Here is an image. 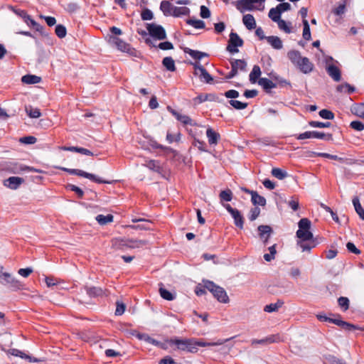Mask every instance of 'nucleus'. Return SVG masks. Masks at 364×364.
<instances>
[{
  "label": "nucleus",
  "mask_w": 364,
  "mask_h": 364,
  "mask_svg": "<svg viewBox=\"0 0 364 364\" xmlns=\"http://www.w3.org/2000/svg\"><path fill=\"white\" fill-rule=\"evenodd\" d=\"M311 225V221L308 218H301L298 223L299 229L296 231V237L299 240L297 245L302 252H310L317 245V242L310 231Z\"/></svg>",
  "instance_id": "1"
},
{
  "label": "nucleus",
  "mask_w": 364,
  "mask_h": 364,
  "mask_svg": "<svg viewBox=\"0 0 364 364\" xmlns=\"http://www.w3.org/2000/svg\"><path fill=\"white\" fill-rule=\"evenodd\" d=\"M166 343L169 346H175L176 349L190 353H196L198 348H196V340L194 339H180L178 338L166 340Z\"/></svg>",
  "instance_id": "2"
},
{
  "label": "nucleus",
  "mask_w": 364,
  "mask_h": 364,
  "mask_svg": "<svg viewBox=\"0 0 364 364\" xmlns=\"http://www.w3.org/2000/svg\"><path fill=\"white\" fill-rule=\"evenodd\" d=\"M205 287L210 291L214 297L219 301L223 304L229 302V297L225 289L219 286L215 285L210 281L205 282Z\"/></svg>",
  "instance_id": "3"
},
{
  "label": "nucleus",
  "mask_w": 364,
  "mask_h": 364,
  "mask_svg": "<svg viewBox=\"0 0 364 364\" xmlns=\"http://www.w3.org/2000/svg\"><path fill=\"white\" fill-rule=\"evenodd\" d=\"M113 245L119 247L140 248L148 244L146 240L135 239H115L112 241Z\"/></svg>",
  "instance_id": "4"
},
{
  "label": "nucleus",
  "mask_w": 364,
  "mask_h": 364,
  "mask_svg": "<svg viewBox=\"0 0 364 364\" xmlns=\"http://www.w3.org/2000/svg\"><path fill=\"white\" fill-rule=\"evenodd\" d=\"M146 28L152 38L159 41L166 38V31L161 26L156 23H147Z\"/></svg>",
  "instance_id": "5"
},
{
  "label": "nucleus",
  "mask_w": 364,
  "mask_h": 364,
  "mask_svg": "<svg viewBox=\"0 0 364 364\" xmlns=\"http://www.w3.org/2000/svg\"><path fill=\"white\" fill-rule=\"evenodd\" d=\"M243 45L242 39L237 35V33L231 32L227 46V50L231 53H237L239 50L237 47H241Z\"/></svg>",
  "instance_id": "6"
},
{
  "label": "nucleus",
  "mask_w": 364,
  "mask_h": 364,
  "mask_svg": "<svg viewBox=\"0 0 364 364\" xmlns=\"http://www.w3.org/2000/svg\"><path fill=\"white\" fill-rule=\"evenodd\" d=\"M223 207L234 219L235 225L240 229H242L244 226V218L241 213L237 209L232 208L230 204H223Z\"/></svg>",
  "instance_id": "7"
},
{
  "label": "nucleus",
  "mask_w": 364,
  "mask_h": 364,
  "mask_svg": "<svg viewBox=\"0 0 364 364\" xmlns=\"http://www.w3.org/2000/svg\"><path fill=\"white\" fill-rule=\"evenodd\" d=\"M14 12L16 15L22 18L24 22L29 26L34 28L36 31H40L41 29V26L36 22L33 19L31 18L29 15L27 14L26 11L24 10L16 9L14 10Z\"/></svg>",
  "instance_id": "8"
},
{
  "label": "nucleus",
  "mask_w": 364,
  "mask_h": 364,
  "mask_svg": "<svg viewBox=\"0 0 364 364\" xmlns=\"http://www.w3.org/2000/svg\"><path fill=\"white\" fill-rule=\"evenodd\" d=\"M0 283L9 288L20 287L19 282L13 277V274H0Z\"/></svg>",
  "instance_id": "9"
},
{
  "label": "nucleus",
  "mask_w": 364,
  "mask_h": 364,
  "mask_svg": "<svg viewBox=\"0 0 364 364\" xmlns=\"http://www.w3.org/2000/svg\"><path fill=\"white\" fill-rule=\"evenodd\" d=\"M168 109L170 110L171 113L176 118V119L181 122L183 125H196V123L193 122V120L188 115L182 114L175 109H170L169 107Z\"/></svg>",
  "instance_id": "10"
},
{
  "label": "nucleus",
  "mask_w": 364,
  "mask_h": 364,
  "mask_svg": "<svg viewBox=\"0 0 364 364\" xmlns=\"http://www.w3.org/2000/svg\"><path fill=\"white\" fill-rule=\"evenodd\" d=\"M24 180L22 178L11 176L4 181V185L11 189H17L23 183Z\"/></svg>",
  "instance_id": "11"
},
{
  "label": "nucleus",
  "mask_w": 364,
  "mask_h": 364,
  "mask_svg": "<svg viewBox=\"0 0 364 364\" xmlns=\"http://www.w3.org/2000/svg\"><path fill=\"white\" fill-rule=\"evenodd\" d=\"M301 72L304 74H307L311 73L314 68V64L309 60V59L306 57H304V58L300 61L296 66Z\"/></svg>",
  "instance_id": "12"
},
{
  "label": "nucleus",
  "mask_w": 364,
  "mask_h": 364,
  "mask_svg": "<svg viewBox=\"0 0 364 364\" xmlns=\"http://www.w3.org/2000/svg\"><path fill=\"white\" fill-rule=\"evenodd\" d=\"M76 171H77V173H76L77 176L85 177V178H88V179H90L94 182H96L97 183H111L108 181L102 180L101 178H100L99 177H97V176H95L92 173H87V172L80 170V169H77Z\"/></svg>",
  "instance_id": "13"
},
{
  "label": "nucleus",
  "mask_w": 364,
  "mask_h": 364,
  "mask_svg": "<svg viewBox=\"0 0 364 364\" xmlns=\"http://www.w3.org/2000/svg\"><path fill=\"white\" fill-rule=\"evenodd\" d=\"M326 72L334 81L339 82L341 80V70L337 66L334 65H328L326 68Z\"/></svg>",
  "instance_id": "14"
},
{
  "label": "nucleus",
  "mask_w": 364,
  "mask_h": 364,
  "mask_svg": "<svg viewBox=\"0 0 364 364\" xmlns=\"http://www.w3.org/2000/svg\"><path fill=\"white\" fill-rule=\"evenodd\" d=\"M113 43L116 45L117 48L122 52L131 53L132 48L129 44L124 42L123 40L120 39L118 37H114L112 38Z\"/></svg>",
  "instance_id": "15"
},
{
  "label": "nucleus",
  "mask_w": 364,
  "mask_h": 364,
  "mask_svg": "<svg viewBox=\"0 0 364 364\" xmlns=\"http://www.w3.org/2000/svg\"><path fill=\"white\" fill-rule=\"evenodd\" d=\"M258 231L259 232V237L264 244L267 243L268 238L272 231V228L269 225H259L258 227Z\"/></svg>",
  "instance_id": "16"
},
{
  "label": "nucleus",
  "mask_w": 364,
  "mask_h": 364,
  "mask_svg": "<svg viewBox=\"0 0 364 364\" xmlns=\"http://www.w3.org/2000/svg\"><path fill=\"white\" fill-rule=\"evenodd\" d=\"M237 9L241 13H244L246 11L253 10L255 7L253 4L250 3L249 0H239L237 3Z\"/></svg>",
  "instance_id": "17"
},
{
  "label": "nucleus",
  "mask_w": 364,
  "mask_h": 364,
  "mask_svg": "<svg viewBox=\"0 0 364 364\" xmlns=\"http://www.w3.org/2000/svg\"><path fill=\"white\" fill-rule=\"evenodd\" d=\"M280 338L279 336L277 335H272L269 337H267L264 339L261 340H252V345H256V344H267V343H272L275 342H279Z\"/></svg>",
  "instance_id": "18"
},
{
  "label": "nucleus",
  "mask_w": 364,
  "mask_h": 364,
  "mask_svg": "<svg viewBox=\"0 0 364 364\" xmlns=\"http://www.w3.org/2000/svg\"><path fill=\"white\" fill-rule=\"evenodd\" d=\"M174 6L168 1H162L160 5V9L166 16H171Z\"/></svg>",
  "instance_id": "19"
},
{
  "label": "nucleus",
  "mask_w": 364,
  "mask_h": 364,
  "mask_svg": "<svg viewBox=\"0 0 364 364\" xmlns=\"http://www.w3.org/2000/svg\"><path fill=\"white\" fill-rule=\"evenodd\" d=\"M266 40L268 42V43L270 44L271 46L274 49L279 50L282 49L283 47L282 41L278 36H267L266 38Z\"/></svg>",
  "instance_id": "20"
},
{
  "label": "nucleus",
  "mask_w": 364,
  "mask_h": 364,
  "mask_svg": "<svg viewBox=\"0 0 364 364\" xmlns=\"http://www.w3.org/2000/svg\"><path fill=\"white\" fill-rule=\"evenodd\" d=\"M242 22L248 30H252L256 28V21L252 14H245L243 16Z\"/></svg>",
  "instance_id": "21"
},
{
  "label": "nucleus",
  "mask_w": 364,
  "mask_h": 364,
  "mask_svg": "<svg viewBox=\"0 0 364 364\" xmlns=\"http://www.w3.org/2000/svg\"><path fill=\"white\" fill-rule=\"evenodd\" d=\"M287 56L291 62L296 66H297V65L300 63V61L304 58L299 51L294 50L289 51Z\"/></svg>",
  "instance_id": "22"
},
{
  "label": "nucleus",
  "mask_w": 364,
  "mask_h": 364,
  "mask_svg": "<svg viewBox=\"0 0 364 364\" xmlns=\"http://www.w3.org/2000/svg\"><path fill=\"white\" fill-rule=\"evenodd\" d=\"M23 171H31L35 173H41L42 171L39 169L35 168L33 167L28 166L23 164H16L15 167L13 170L14 173H20Z\"/></svg>",
  "instance_id": "23"
},
{
  "label": "nucleus",
  "mask_w": 364,
  "mask_h": 364,
  "mask_svg": "<svg viewBox=\"0 0 364 364\" xmlns=\"http://www.w3.org/2000/svg\"><path fill=\"white\" fill-rule=\"evenodd\" d=\"M206 135L210 144H216L220 139V134L213 129L208 128L206 131Z\"/></svg>",
  "instance_id": "24"
},
{
  "label": "nucleus",
  "mask_w": 364,
  "mask_h": 364,
  "mask_svg": "<svg viewBox=\"0 0 364 364\" xmlns=\"http://www.w3.org/2000/svg\"><path fill=\"white\" fill-rule=\"evenodd\" d=\"M261 73L262 72L259 66L257 65H254L250 74V81L251 82V83L254 84L258 82Z\"/></svg>",
  "instance_id": "25"
},
{
  "label": "nucleus",
  "mask_w": 364,
  "mask_h": 364,
  "mask_svg": "<svg viewBox=\"0 0 364 364\" xmlns=\"http://www.w3.org/2000/svg\"><path fill=\"white\" fill-rule=\"evenodd\" d=\"M190 14V9L186 6H175L173 7V11L172 16L173 17H180L182 16H188Z\"/></svg>",
  "instance_id": "26"
},
{
  "label": "nucleus",
  "mask_w": 364,
  "mask_h": 364,
  "mask_svg": "<svg viewBox=\"0 0 364 364\" xmlns=\"http://www.w3.org/2000/svg\"><path fill=\"white\" fill-rule=\"evenodd\" d=\"M232 192L230 189H226L221 191L219 194V198L220 200L221 204L223 205L225 204L223 202H230L232 200Z\"/></svg>",
  "instance_id": "27"
},
{
  "label": "nucleus",
  "mask_w": 364,
  "mask_h": 364,
  "mask_svg": "<svg viewBox=\"0 0 364 364\" xmlns=\"http://www.w3.org/2000/svg\"><path fill=\"white\" fill-rule=\"evenodd\" d=\"M258 84L260 86H262L264 90L267 91L276 87L275 83H274L271 80L266 77L259 78L258 80Z\"/></svg>",
  "instance_id": "28"
},
{
  "label": "nucleus",
  "mask_w": 364,
  "mask_h": 364,
  "mask_svg": "<svg viewBox=\"0 0 364 364\" xmlns=\"http://www.w3.org/2000/svg\"><path fill=\"white\" fill-rule=\"evenodd\" d=\"M159 294L160 296L165 300L167 301H172L175 299L174 295L170 292L169 291L166 290L164 284L162 283L159 284Z\"/></svg>",
  "instance_id": "29"
},
{
  "label": "nucleus",
  "mask_w": 364,
  "mask_h": 364,
  "mask_svg": "<svg viewBox=\"0 0 364 364\" xmlns=\"http://www.w3.org/2000/svg\"><path fill=\"white\" fill-rule=\"evenodd\" d=\"M231 67L238 73V70L245 71L247 63L244 60H233L230 62Z\"/></svg>",
  "instance_id": "30"
},
{
  "label": "nucleus",
  "mask_w": 364,
  "mask_h": 364,
  "mask_svg": "<svg viewBox=\"0 0 364 364\" xmlns=\"http://www.w3.org/2000/svg\"><path fill=\"white\" fill-rule=\"evenodd\" d=\"M251 200L254 205H259L261 206H264L266 205V199L259 196L256 191L251 193Z\"/></svg>",
  "instance_id": "31"
},
{
  "label": "nucleus",
  "mask_w": 364,
  "mask_h": 364,
  "mask_svg": "<svg viewBox=\"0 0 364 364\" xmlns=\"http://www.w3.org/2000/svg\"><path fill=\"white\" fill-rule=\"evenodd\" d=\"M284 304L282 301H277L276 303L269 304L266 305L264 308L265 312L272 313L277 311Z\"/></svg>",
  "instance_id": "32"
},
{
  "label": "nucleus",
  "mask_w": 364,
  "mask_h": 364,
  "mask_svg": "<svg viewBox=\"0 0 364 364\" xmlns=\"http://www.w3.org/2000/svg\"><path fill=\"white\" fill-rule=\"evenodd\" d=\"M186 53H188L191 57L196 60H200L203 57L208 56V54L205 53H203L198 50H192L191 48H186L184 50Z\"/></svg>",
  "instance_id": "33"
},
{
  "label": "nucleus",
  "mask_w": 364,
  "mask_h": 364,
  "mask_svg": "<svg viewBox=\"0 0 364 364\" xmlns=\"http://www.w3.org/2000/svg\"><path fill=\"white\" fill-rule=\"evenodd\" d=\"M41 78L34 75H26L22 77L21 81L25 84H36L40 82Z\"/></svg>",
  "instance_id": "34"
},
{
  "label": "nucleus",
  "mask_w": 364,
  "mask_h": 364,
  "mask_svg": "<svg viewBox=\"0 0 364 364\" xmlns=\"http://www.w3.org/2000/svg\"><path fill=\"white\" fill-rule=\"evenodd\" d=\"M355 87L350 84L345 82L337 86L336 90L341 93H353L355 91Z\"/></svg>",
  "instance_id": "35"
},
{
  "label": "nucleus",
  "mask_w": 364,
  "mask_h": 364,
  "mask_svg": "<svg viewBox=\"0 0 364 364\" xmlns=\"http://www.w3.org/2000/svg\"><path fill=\"white\" fill-rule=\"evenodd\" d=\"M162 64L168 71L176 70L175 62L171 57H165L162 60Z\"/></svg>",
  "instance_id": "36"
},
{
  "label": "nucleus",
  "mask_w": 364,
  "mask_h": 364,
  "mask_svg": "<svg viewBox=\"0 0 364 364\" xmlns=\"http://www.w3.org/2000/svg\"><path fill=\"white\" fill-rule=\"evenodd\" d=\"M353 204L354 205L356 213L359 215L360 218L364 220V209L361 206V204L358 197H355L353 199Z\"/></svg>",
  "instance_id": "37"
},
{
  "label": "nucleus",
  "mask_w": 364,
  "mask_h": 364,
  "mask_svg": "<svg viewBox=\"0 0 364 364\" xmlns=\"http://www.w3.org/2000/svg\"><path fill=\"white\" fill-rule=\"evenodd\" d=\"M114 216L111 214H108L107 215H98L96 217V220L100 225H106L107 223H112L113 221Z\"/></svg>",
  "instance_id": "38"
},
{
  "label": "nucleus",
  "mask_w": 364,
  "mask_h": 364,
  "mask_svg": "<svg viewBox=\"0 0 364 364\" xmlns=\"http://www.w3.org/2000/svg\"><path fill=\"white\" fill-rule=\"evenodd\" d=\"M200 80L206 82V83H211L213 80V78L211 77V75L208 73V71L204 69H200V72L198 73V75H197Z\"/></svg>",
  "instance_id": "39"
},
{
  "label": "nucleus",
  "mask_w": 364,
  "mask_h": 364,
  "mask_svg": "<svg viewBox=\"0 0 364 364\" xmlns=\"http://www.w3.org/2000/svg\"><path fill=\"white\" fill-rule=\"evenodd\" d=\"M229 339H226V340H218L217 342H213V343H206V342H203V341H196V348H197V346H200V347H206V346H220V345H223L224 344L226 341H228Z\"/></svg>",
  "instance_id": "40"
},
{
  "label": "nucleus",
  "mask_w": 364,
  "mask_h": 364,
  "mask_svg": "<svg viewBox=\"0 0 364 364\" xmlns=\"http://www.w3.org/2000/svg\"><path fill=\"white\" fill-rule=\"evenodd\" d=\"M271 173L274 177L279 180H282L287 176V173L279 168H273Z\"/></svg>",
  "instance_id": "41"
},
{
  "label": "nucleus",
  "mask_w": 364,
  "mask_h": 364,
  "mask_svg": "<svg viewBox=\"0 0 364 364\" xmlns=\"http://www.w3.org/2000/svg\"><path fill=\"white\" fill-rule=\"evenodd\" d=\"M314 155L316 156L328 158V159H333V160H337V161H338L340 162H344L345 161V159L341 158V157H338L336 155H332V154H328V153H314Z\"/></svg>",
  "instance_id": "42"
},
{
  "label": "nucleus",
  "mask_w": 364,
  "mask_h": 364,
  "mask_svg": "<svg viewBox=\"0 0 364 364\" xmlns=\"http://www.w3.org/2000/svg\"><path fill=\"white\" fill-rule=\"evenodd\" d=\"M268 250L269 251V253L264 254V259L267 262H270L274 259L275 255L277 253L276 245H273L272 246L269 247Z\"/></svg>",
  "instance_id": "43"
},
{
  "label": "nucleus",
  "mask_w": 364,
  "mask_h": 364,
  "mask_svg": "<svg viewBox=\"0 0 364 364\" xmlns=\"http://www.w3.org/2000/svg\"><path fill=\"white\" fill-rule=\"evenodd\" d=\"M303 38L306 41H309L311 39V32L309 24L306 19L303 20Z\"/></svg>",
  "instance_id": "44"
},
{
  "label": "nucleus",
  "mask_w": 364,
  "mask_h": 364,
  "mask_svg": "<svg viewBox=\"0 0 364 364\" xmlns=\"http://www.w3.org/2000/svg\"><path fill=\"white\" fill-rule=\"evenodd\" d=\"M145 166L146 167H148L149 168H150L151 170H153L156 172H160V171H161L160 164L158 161L149 160V161H146V164H145Z\"/></svg>",
  "instance_id": "45"
},
{
  "label": "nucleus",
  "mask_w": 364,
  "mask_h": 364,
  "mask_svg": "<svg viewBox=\"0 0 364 364\" xmlns=\"http://www.w3.org/2000/svg\"><path fill=\"white\" fill-rule=\"evenodd\" d=\"M278 27L280 30L284 31L287 33H291L290 23H287L284 20L279 19L277 22Z\"/></svg>",
  "instance_id": "46"
},
{
  "label": "nucleus",
  "mask_w": 364,
  "mask_h": 364,
  "mask_svg": "<svg viewBox=\"0 0 364 364\" xmlns=\"http://www.w3.org/2000/svg\"><path fill=\"white\" fill-rule=\"evenodd\" d=\"M269 17L274 22H277L281 18L279 11L275 7L272 8L269 12Z\"/></svg>",
  "instance_id": "47"
},
{
  "label": "nucleus",
  "mask_w": 364,
  "mask_h": 364,
  "mask_svg": "<svg viewBox=\"0 0 364 364\" xmlns=\"http://www.w3.org/2000/svg\"><path fill=\"white\" fill-rule=\"evenodd\" d=\"M26 111L28 116L31 118H38L41 114L38 109L33 108L32 107H26Z\"/></svg>",
  "instance_id": "48"
},
{
  "label": "nucleus",
  "mask_w": 364,
  "mask_h": 364,
  "mask_svg": "<svg viewBox=\"0 0 364 364\" xmlns=\"http://www.w3.org/2000/svg\"><path fill=\"white\" fill-rule=\"evenodd\" d=\"M352 111L355 115L364 119V103L355 105Z\"/></svg>",
  "instance_id": "49"
},
{
  "label": "nucleus",
  "mask_w": 364,
  "mask_h": 364,
  "mask_svg": "<svg viewBox=\"0 0 364 364\" xmlns=\"http://www.w3.org/2000/svg\"><path fill=\"white\" fill-rule=\"evenodd\" d=\"M312 138H316V139H326L330 140L332 139V134H326L323 132H319L317 131H312Z\"/></svg>",
  "instance_id": "50"
},
{
  "label": "nucleus",
  "mask_w": 364,
  "mask_h": 364,
  "mask_svg": "<svg viewBox=\"0 0 364 364\" xmlns=\"http://www.w3.org/2000/svg\"><path fill=\"white\" fill-rule=\"evenodd\" d=\"M229 103L231 106H232L235 109H243L247 107V103L242 102L238 100H231L229 101Z\"/></svg>",
  "instance_id": "51"
},
{
  "label": "nucleus",
  "mask_w": 364,
  "mask_h": 364,
  "mask_svg": "<svg viewBox=\"0 0 364 364\" xmlns=\"http://www.w3.org/2000/svg\"><path fill=\"white\" fill-rule=\"evenodd\" d=\"M186 23L196 28H203L205 27V23L201 20L188 19L186 21Z\"/></svg>",
  "instance_id": "52"
},
{
  "label": "nucleus",
  "mask_w": 364,
  "mask_h": 364,
  "mask_svg": "<svg viewBox=\"0 0 364 364\" xmlns=\"http://www.w3.org/2000/svg\"><path fill=\"white\" fill-rule=\"evenodd\" d=\"M309 124L311 127L326 128V127H329L331 124L329 122H317V121H311L309 122Z\"/></svg>",
  "instance_id": "53"
},
{
  "label": "nucleus",
  "mask_w": 364,
  "mask_h": 364,
  "mask_svg": "<svg viewBox=\"0 0 364 364\" xmlns=\"http://www.w3.org/2000/svg\"><path fill=\"white\" fill-rule=\"evenodd\" d=\"M318 114L321 117L325 119H333L334 118L333 113L326 109H321Z\"/></svg>",
  "instance_id": "54"
},
{
  "label": "nucleus",
  "mask_w": 364,
  "mask_h": 364,
  "mask_svg": "<svg viewBox=\"0 0 364 364\" xmlns=\"http://www.w3.org/2000/svg\"><path fill=\"white\" fill-rule=\"evenodd\" d=\"M55 33L59 38H62L66 36V28L63 25H58L55 27Z\"/></svg>",
  "instance_id": "55"
},
{
  "label": "nucleus",
  "mask_w": 364,
  "mask_h": 364,
  "mask_svg": "<svg viewBox=\"0 0 364 364\" xmlns=\"http://www.w3.org/2000/svg\"><path fill=\"white\" fill-rule=\"evenodd\" d=\"M166 139L168 143L171 144L173 141H179L181 139V133H177L176 134H172L169 132L166 134Z\"/></svg>",
  "instance_id": "56"
},
{
  "label": "nucleus",
  "mask_w": 364,
  "mask_h": 364,
  "mask_svg": "<svg viewBox=\"0 0 364 364\" xmlns=\"http://www.w3.org/2000/svg\"><path fill=\"white\" fill-rule=\"evenodd\" d=\"M193 145L197 147L199 150L202 151H205V143L203 141H200L199 139H197L196 138H194L193 141Z\"/></svg>",
  "instance_id": "57"
},
{
  "label": "nucleus",
  "mask_w": 364,
  "mask_h": 364,
  "mask_svg": "<svg viewBox=\"0 0 364 364\" xmlns=\"http://www.w3.org/2000/svg\"><path fill=\"white\" fill-rule=\"evenodd\" d=\"M259 214H260V209L257 207L253 208L250 210L249 219L251 221H253V220H256V218L259 215Z\"/></svg>",
  "instance_id": "58"
},
{
  "label": "nucleus",
  "mask_w": 364,
  "mask_h": 364,
  "mask_svg": "<svg viewBox=\"0 0 364 364\" xmlns=\"http://www.w3.org/2000/svg\"><path fill=\"white\" fill-rule=\"evenodd\" d=\"M339 306L346 311L349 307V300L346 297H340L338 300Z\"/></svg>",
  "instance_id": "59"
},
{
  "label": "nucleus",
  "mask_w": 364,
  "mask_h": 364,
  "mask_svg": "<svg viewBox=\"0 0 364 364\" xmlns=\"http://www.w3.org/2000/svg\"><path fill=\"white\" fill-rule=\"evenodd\" d=\"M350 126L352 129L357 131H362L364 129V124L360 121H353Z\"/></svg>",
  "instance_id": "60"
},
{
  "label": "nucleus",
  "mask_w": 364,
  "mask_h": 364,
  "mask_svg": "<svg viewBox=\"0 0 364 364\" xmlns=\"http://www.w3.org/2000/svg\"><path fill=\"white\" fill-rule=\"evenodd\" d=\"M19 141L23 144H33L36 141V138L32 136H28L21 138Z\"/></svg>",
  "instance_id": "61"
},
{
  "label": "nucleus",
  "mask_w": 364,
  "mask_h": 364,
  "mask_svg": "<svg viewBox=\"0 0 364 364\" xmlns=\"http://www.w3.org/2000/svg\"><path fill=\"white\" fill-rule=\"evenodd\" d=\"M276 8L279 11L280 14L289 11L291 9V5L287 2H282L278 4Z\"/></svg>",
  "instance_id": "62"
},
{
  "label": "nucleus",
  "mask_w": 364,
  "mask_h": 364,
  "mask_svg": "<svg viewBox=\"0 0 364 364\" xmlns=\"http://www.w3.org/2000/svg\"><path fill=\"white\" fill-rule=\"evenodd\" d=\"M141 17L144 21L151 20L153 18V13L149 9H145L141 12Z\"/></svg>",
  "instance_id": "63"
},
{
  "label": "nucleus",
  "mask_w": 364,
  "mask_h": 364,
  "mask_svg": "<svg viewBox=\"0 0 364 364\" xmlns=\"http://www.w3.org/2000/svg\"><path fill=\"white\" fill-rule=\"evenodd\" d=\"M44 279L48 287H52L58 283V279L53 276H46Z\"/></svg>",
  "instance_id": "64"
}]
</instances>
